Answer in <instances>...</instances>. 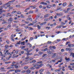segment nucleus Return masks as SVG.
Wrapping results in <instances>:
<instances>
[{
	"label": "nucleus",
	"mask_w": 74,
	"mask_h": 74,
	"mask_svg": "<svg viewBox=\"0 0 74 74\" xmlns=\"http://www.w3.org/2000/svg\"><path fill=\"white\" fill-rule=\"evenodd\" d=\"M46 3H47L48 4H49L50 3V2H49V1H46Z\"/></svg>",
	"instance_id": "obj_35"
},
{
	"label": "nucleus",
	"mask_w": 74,
	"mask_h": 74,
	"mask_svg": "<svg viewBox=\"0 0 74 74\" xmlns=\"http://www.w3.org/2000/svg\"><path fill=\"white\" fill-rule=\"evenodd\" d=\"M10 21L12 22V21H13V19L12 18H10Z\"/></svg>",
	"instance_id": "obj_31"
},
{
	"label": "nucleus",
	"mask_w": 74,
	"mask_h": 74,
	"mask_svg": "<svg viewBox=\"0 0 74 74\" xmlns=\"http://www.w3.org/2000/svg\"><path fill=\"white\" fill-rule=\"evenodd\" d=\"M71 65H72V66H74V63H71L70 64Z\"/></svg>",
	"instance_id": "obj_58"
},
{
	"label": "nucleus",
	"mask_w": 74,
	"mask_h": 74,
	"mask_svg": "<svg viewBox=\"0 0 74 74\" xmlns=\"http://www.w3.org/2000/svg\"><path fill=\"white\" fill-rule=\"evenodd\" d=\"M18 71H19V70H16L15 71V73H18Z\"/></svg>",
	"instance_id": "obj_42"
},
{
	"label": "nucleus",
	"mask_w": 74,
	"mask_h": 74,
	"mask_svg": "<svg viewBox=\"0 0 74 74\" xmlns=\"http://www.w3.org/2000/svg\"><path fill=\"white\" fill-rule=\"evenodd\" d=\"M3 10V8H2V7L1 6L0 8V11H1V10Z\"/></svg>",
	"instance_id": "obj_49"
},
{
	"label": "nucleus",
	"mask_w": 74,
	"mask_h": 74,
	"mask_svg": "<svg viewBox=\"0 0 74 74\" xmlns=\"http://www.w3.org/2000/svg\"><path fill=\"white\" fill-rule=\"evenodd\" d=\"M34 39V38L33 37H31L30 38V40H33Z\"/></svg>",
	"instance_id": "obj_46"
},
{
	"label": "nucleus",
	"mask_w": 74,
	"mask_h": 74,
	"mask_svg": "<svg viewBox=\"0 0 74 74\" xmlns=\"http://www.w3.org/2000/svg\"><path fill=\"white\" fill-rule=\"evenodd\" d=\"M14 65H12L11 67H10L11 69H13L14 68Z\"/></svg>",
	"instance_id": "obj_22"
},
{
	"label": "nucleus",
	"mask_w": 74,
	"mask_h": 74,
	"mask_svg": "<svg viewBox=\"0 0 74 74\" xmlns=\"http://www.w3.org/2000/svg\"><path fill=\"white\" fill-rule=\"evenodd\" d=\"M49 16H50V14H45L44 16V17L45 18H47V17H49Z\"/></svg>",
	"instance_id": "obj_5"
},
{
	"label": "nucleus",
	"mask_w": 74,
	"mask_h": 74,
	"mask_svg": "<svg viewBox=\"0 0 74 74\" xmlns=\"http://www.w3.org/2000/svg\"><path fill=\"white\" fill-rule=\"evenodd\" d=\"M38 53L40 54V55H41L42 53H43L42 52H41V51H39L38 52Z\"/></svg>",
	"instance_id": "obj_41"
},
{
	"label": "nucleus",
	"mask_w": 74,
	"mask_h": 74,
	"mask_svg": "<svg viewBox=\"0 0 74 74\" xmlns=\"http://www.w3.org/2000/svg\"><path fill=\"white\" fill-rule=\"evenodd\" d=\"M28 45H29V47H32V45L30 44V43H28Z\"/></svg>",
	"instance_id": "obj_34"
},
{
	"label": "nucleus",
	"mask_w": 74,
	"mask_h": 74,
	"mask_svg": "<svg viewBox=\"0 0 74 74\" xmlns=\"http://www.w3.org/2000/svg\"><path fill=\"white\" fill-rule=\"evenodd\" d=\"M30 25H33V23H30L28 25V26H30Z\"/></svg>",
	"instance_id": "obj_55"
},
{
	"label": "nucleus",
	"mask_w": 74,
	"mask_h": 74,
	"mask_svg": "<svg viewBox=\"0 0 74 74\" xmlns=\"http://www.w3.org/2000/svg\"><path fill=\"white\" fill-rule=\"evenodd\" d=\"M50 19H53V16H51L49 18V20H50Z\"/></svg>",
	"instance_id": "obj_28"
},
{
	"label": "nucleus",
	"mask_w": 74,
	"mask_h": 74,
	"mask_svg": "<svg viewBox=\"0 0 74 74\" xmlns=\"http://www.w3.org/2000/svg\"><path fill=\"white\" fill-rule=\"evenodd\" d=\"M42 5H40L39 6V8H42Z\"/></svg>",
	"instance_id": "obj_48"
},
{
	"label": "nucleus",
	"mask_w": 74,
	"mask_h": 74,
	"mask_svg": "<svg viewBox=\"0 0 74 74\" xmlns=\"http://www.w3.org/2000/svg\"><path fill=\"white\" fill-rule=\"evenodd\" d=\"M66 4H67V3H64L62 4V5L64 6H65V5H66Z\"/></svg>",
	"instance_id": "obj_20"
},
{
	"label": "nucleus",
	"mask_w": 74,
	"mask_h": 74,
	"mask_svg": "<svg viewBox=\"0 0 74 74\" xmlns=\"http://www.w3.org/2000/svg\"><path fill=\"white\" fill-rule=\"evenodd\" d=\"M66 51H71V49L70 48H67L66 49Z\"/></svg>",
	"instance_id": "obj_19"
},
{
	"label": "nucleus",
	"mask_w": 74,
	"mask_h": 74,
	"mask_svg": "<svg viewBox=\"0 0 74 74\" xmlns=\"http://www.w3.org/2000/svg\"><path fill=\"white\" fill-rule=\"evenodd\" d=\"M34 68L33 67H31L30 68V69H31V70L33 69V70H34Z\"/></svg>",
	"instance_id": "obj_37"
},
{
	"label": "nucleus",
	"mask_w": 74,
	"mask_h": 74,
	"mask_svg": "<svg viewBox=\"0 0 74 74\" xmlns=\"http://www.w3.org/2000/svg\"><path fill=\"white\" fill-rule=\"evenodd\" d=\"M40 4H43V5H47L48 4L47 3H45V2H40Z\"/></svg>",
	"instance_id": "obj_8"
},
{
	"label": "nucleus",
	"mask_w": 74,
	"mask_h": 74,
	"mask_svg": "<svg viewBox=\"0 0 74 74\" xmlns=\"http://www.w3.org/2000/svg\"><path fill=\"white\" fill-rule=\"evenodd\" d=\"M38 29H40L41 27H40V26H39V25H38Z\"/></svg>",
	"instance_id": "obj_27"
},
{
	"label": "nucleus",
	"mask_w": 74,
	"mask_h": 74,
	"mask_svg": "<svg viewBox=\"0 0 74 74\" xmlns=\"http://www.w3.org/2000/svg\"><path fill=\"white\" fill-rule=\"evenodd\" d=\"M49 48H53V49H56V47H55V46H50L49 47Z\"/></svg>",
	"instance_id": "obj_12"
},
{
	"label": "nucleus",
	"mask_w": 74,
	"mask_h": 74,
	"mask_svg": "<svg viewBox=\"0 0 74 74\" xmlns=\"http://www.w3.org/2000/svg\"><path fill=\"white\" fill-rule=\"evenodd\" d=\"M33 59V58L31 57L28 59L26 61H30V60H32Z\"/></svg>",
	"instance_id": "obj_7"
},
{
	"label": "nucleus",
	"mask_w": 74,
	"mask_h": 74,
	"mask_svg": "<svg viewBox=\"0 0 74 74\" xmlns=\"http://www.w3.org/2000/svg\"><path fill=\"white\" fill-rule=\"evenodd\" d=\"M46 29H50V27H46Z\"/></svg>",
	"instance_id": "obj_54"
},
{
	"label": "nucleus",
	"mask_w": 74,
	"mask_h": 74,
	"mask_svg": "<svg viewBox=\"0 0 74 74\" xmlns=\"http://www.w3.org/2000/svg\"><path fill=\"white\" fill-rule=\"evenodd\" d=\"M70 10V8H69L67 9V11H69Z\"/></svg>",
	"instance_id": "obj_59"
},
{
	"label": "nucleus",
	"mask_w": 74,
	"mask_h": 74,
	"mask_svg": "<svg viewBox=\"0 0 74 74\" xmlns=\"http://www.w3.org/2000/svg\"><path fill=\"white\" fill-rule=\"evenodd\" d=\"M46 7L48 8H51L52 6L51 5H47Z\"/></svg>",
	"instance_id": "obj_11"
},
{
	"label": "nucleus",
	"mask_w": 74,
	"mask_h": 74,
	"mask_svg": "<svg viewBox=\"0 0 74 74\" xmlns=\"http://www.w3.org/2000/svg\"><path fill=\"white\" fill-rule=\"evenodd\" d=\"M56 33H58L59 34V33H62V32H60V31H57L56 32Z\"/></svg>",
	"instance_id": "obj_32"
},
{
	"label": "nucleus",
	"mask_w": 74,
	"mask_h": 74,
	"mask_svg": "<svg viewBox=\"0 0 74 74\" xmlns=\"http://www.w3.org/2000/svg\"><path fill=\"white\" fill-rule=\"evenodd\" d=\"M7 7H10V5L9 4L6 5Z\"/></svg>",
	"instance_id": "obj_29"
},
{
	"label": "nucleus",
	"mask_w": 74,
	"mask_h": 74,
	"mask_svg": "<svg viewBox=\"0 0 74 74\" xmlns=\"http://www.w3.org/2000/svg\"><path fill=\"white\" fill-rule=\"evenodd\" d=\"M13 8V7H10L9 8V9H10V10L12 9Z\"/></svg>",
	"instance_id": "obj_60"
},
{
	"label": "nucleus",
	"mask_w": 74,
	"mask_h": 74,
	"mask_svg": "<svg viewBox=\"0 0 74 74\" xmlns=\"http://www.w3.org/2000/svg\"><path fill=\"white\" fill-rule=\"evenodd\" d=\"M51 61H52L53 62H56V60H51Z\"/></svg>",
	"instance_id": "obj_47"
},
{
	"label": "nucleus",
	"mask_w": 74,
	"mask_h": 74,
	"mask_svg": "<svg viewBox=\"0 0 74 74\" xmlns=\"http://www.w3.org/2000/svg\"><path fill=\"white\" fill-rule=\"evenodd\" d=\"M28 66H25L24 67V69H25L26 70V69H28Z\"/></svg>",
	"instance_id": "obj_21"
},
{
	"label": "nucleus",
	"mask_w": 74,
	"mask_h": 74,
	"mask_svg": "<svg viewBox=\"0 0 74 74\" xmlns=\"http://www.w3.org/2000/svg\"><path fill=\"white\" fill-rule=\"evenodd\" d=\"M69 4L68 5V7H72L73 6V5H72V3H69Z\"/></svg>",
	"instance_id": "obj_13"
},
{
	"label": "nucleus",
	"mask_w": 74,
	"mask_h": 74,
	"mask_svg": "<svg viewBox=\"0 0 74 74\" xmlns=\"http://www.w3.org/2000/svg\"><path fill=\"white\" fill-rule=\"evenodd\" d=\"M25 73V71H22V73Z\"/></svg>",
	"instance_id": "obj_64"
},
{
	"label": "nucleus",
	"mask_w": 74,
	"mask_h": 74,
	"mask_svg": "<svg viewBox=\"0 0 74 74\" xmlns=\"http://www.w3.org/2000/svg\"><path fill=\"white\" fill-rule=\"evenodd\" d=\"M29 30H33V29L32 28V27H29Z\"/></svg>",
	"instance_id": "obj_38"
},
{
	"label": "nucleus",
	"mask_w": 74,
	"mask_h": 74,
	"mask_svg": "<svg viewBox=\"0 0 74 74\" xmlns=\"http://www.w3.org/2000/svg\"><path fill=\"white\" fill-rule=\"evenodd\" d=\"M27 57H26L25 58V59H26V60H25V62H26V61H27L26 60H27V59H28V58H29V55H27Z\"/></svg>",
	"instance_id": "obj_16"
},
{
	"label": "nucleus",
	"mask_w": 74,
	"mask_h": 74,
	"mask_svg": "<svg viewBox=\"0 0 74 74\" xmlns=\"http://www.w3.org/2000/svg\"><path fill=\"white\" fill-rule=\"evenodd\" d=\"M32 63H36V61L34 60L32 61Z\"/></svg>",
	"instance_id": "obj_24"
},
{
	"label": "nucleus",
	"mask_w": 74,
	"mask_h": 74,
	"mask_svg": "<svg viewBox=\"0 0 74 74\" xmlns=\"http://www.w3.org/2000/svg\"><path fill=\"white\" fill-rule=\"evenodd\" d=\"M21 17L22 18H24L25 16H23V14H21Z\"/></svg>",
	"instance_id": "obj_23"
},
{
	"label": "nucleus",
	"mask_w": 74,
	"mask_h": 74,
	"mask_svg": "<svg viewBox=\"0 0 74 74\" xmlns=\"http://www.w3.org/2000/svg\"><path fill=\"white\" fill-rule=\"evenodd\" d=\"M13 37H14V35H13V34L11 36V39H12L13 38Z\"/></svg>",
	"instance_id": "obj_39"
},
{
	"label": "nucleus",
	"mask_w": 74,
	"mask_h": 74,
	"mask_svg": "<svg viewBox=\"0 0 74 74\" xmlns=\"http://www.w3.org/2000/svg\"><path fill=\"white\" fill-rule=\"evenodd\" d=\"M14 1L15 0H12L10 1H9L8 3H5V5H7V4H10V3H12V2H14Z\"/></svg>",
	"instance_id": "obj_3"
},
{
	"label": "nucleus",
	"mask_w": 74,
	"mask_h": 74,
	"mask_svg": "<svg viewBox=\"0 0 74 74\" xmlns=\"http://www.w3.org/2000/svg\"><path fill=\"white\" fill-rule=\"evenodd\" d=\"M44 70V69H40L39 70V73H42V72Z\"/></svg>",
	"instance_id": "obj_15"
},
{
	"label": "nucleus",
	"mask_w": 74,
	"mask_h": 74,
	"mask_svg": "<svg viewBox=\"0 0 74 74\" xmlns=\"http://www.w3.org/2000/svg\"><path fill=\"white\" fill-rule=\"evenodd\" d=\"M33 13V11H30L29 12V13H31V14H32Z\"/></svg>",
	"instance_id": "obj_63"
},
{
	"label": "nucleus",
	"mask_w": 74,
	"mask_h": 74,
	"mask_svg": "<svg viewBox=\"0 0 74 74\" xmlns=\"http://www.w3.org/2000/svg\"><path fill=\"white\" fill-rule=\"evenodd\" d=\"M43 66V64H41L39 65L38 64H36L34 66V67H35L36 69H38L40 67H42Z\"/></svg>",
	"instance_id": "obj_2"
},
{
	"label": "nucleus",
	"mask_w": 74,
	"mask_h": 74,
	"mask_svg": "<svg viewBox=\"0 0 74 74\" xmlns=\"http://www.w3.org/2000/svg\"><path fill=\"white\" fill-rule=\"evenodd\" d=\"M26 72L28 74H30V72H31V71H30V70L29 69H28L27 71Z\"/></svg>",
	"instance_id": "obj_10"
},
{
	"label": "nucleus",
	"mask_w": 74,
	"mask_h": 74,
	"mask_svg": "<svg viewBox=\"0 0 74 74\" xmlns=\"http://www.w3.org/2000/svg\"><path fill=\"white\" fill-rule=\"evenodd\" d=\"M65 60H66V61H69L70 60V58H67V57H66L65 58Z\"/></svg>",
	"instance_id": "obj_17"
},
{
	"label": "nucleus",
	"mask_w": 74,
	"mask_h": 74,
	"mask_svg": "<svg viewBox=\"0 0 74 74\" xmlns=\"http://www.w3.org/2000/svg\"><path fill=\"white\" fill-rule=\"evenodd\" d=\"M37 63L38 64V63H42V61H39L38 62H37Z\"/></svg>",
	"instance_id": "obj_33"
},
{
	"label": "nucleus",
	"mask_w": 74,
	"mask_h": 74,
	"mask_svg": "<svg viewBox=\"0 0 74 74\" xmlns=\"http://www.w3.org/2000/svg\"><path fill=\"white\" fill-rule=\"evenodd\" d=\"M28 49H29L28 48H26V49H24V51H26L28 50Z\"/></svg>",
	"instance_id": "obj_43"
},
{
	"label": "nucleus",
	"mask_w": 74,
	"mask_h": 74,
	"mask_svg": "<svg viewBox=\"0 0 74 74\" xmlns=\"http://www.w3.org/2000/svg\"><path fill=\"white\" fill-rule=\"evenodd\" d=\"M12 64H16V62H13L12 63Z\"/></svg>",
	"instance_id": "obj_61"
},
{
	"label": "nucleus",
	"mask_w": 74,
	"mask_h": 74,
	"mask_svg": "<svg viewBox=\"0 0 74 74\" xmlns=\"http://www.w3.org/2000/svg\"><path fill=\"white\" fill-rule=\"evenodd\" d=\"M56 15L57 16H62L63 15L62 13H56Z\"/></svg>",
	"instance_id": "obj_6"
},
{
	"label": "nucleus",
	"mask_w": 74,
	"mask_h": 74,
	"mask_svg": "<svg viewBox=\"0 0 74 74\" xmlns=\"http://www.w3.org/2000/svg\"><path fill=\"white\" fill-rule=\"evenodd\" d=\"M73 53L72 52L70 53V56H72V55H73Z\"/></svg>",
	"instance_id": "obj_56"
},
{
	"label": "nucleus",
	"mask_w": 74,
	"mask_h": 74,
	"mask_svg": "<svg viewBox=\"0 0 74 74\" xmlns=\"http://www.w3.org/2000/svg\"><path fill=\"white\" fill-rule=\"evenodd\" d=\"M16 12V11H14L12 12V14H14Z\"/></svg>",
	"instance_id": "obj_62"
},
{
	"label": "nucleus",
	"mask_w": 74,
	"mask_h": 74,
	"mask_svg": "<svg viewBox=\"0 0 74 74\" xmlns=\"http://www.w3.org/2000/svg\"><path fill=\"white\" fill-rule=\"evenodd\" d=\"M46 74H51V73H50V72H49V71H48L47 72Z\"/></svg>",
	"instance_id": "obj_51"
},
{
	"label": "nucleus",
	"mask_w": 74,
	"mask_h": 74,
	"mask_svg": "<svg viewBox=\"0 0 74 74\" xmlns=\"http://www.w3.org/2000/svg\"><path fill=\"white\" fill-rule=\"evenodd\" d=\"M49 19V18H45V19H44V21H47Z\"/></svg>",
	"instance_id": "obj_44"
},
{
	"label": "nucleus",
	"mask_w": 74,
	"mask_h": 74,
	"mask_svg": "<svg viewBox=\"0 0 74 74\" xmlns=\"http://www.w3.org/2000/svg\"><path fill=\"white\" fill-rule=\"evenodd\" d=\"M70 44V42H67L66 43V45H68V46H69V45Z\"/></svg>",
	"instance_id": "obj_18"
},
{
	"label": "nucleus",
	"mask_w": 74,
	"mask_h": 74,
	"mask_svg": "<svg viewBox=\"0 0 74 74\" xmlns=\"http://www.w3.org/2000/svg\"><path fill=\"white\" fill-rule=\"evenodd\" d=\"M18 53V51L14 50L11 53H10V52L8 53V55H12V54H13V56H15Z\"/></svg>",
	"instance_id": "obj_1"
},
{
	"label": "nucleus",
	"mask_w": 74,
	"mask_h": 74,
	"mask_svg": "<svg viewBox=\"0 0 74 74\" xmlns=\"http://www.w3.org/2000/svg\"><path fill=\"white\" fill-rule=\"evenodd\" d=\"M67 47H74V45L69 44V46Z\"/></svg>",
	"instance_id": "obj_9"
},
{
	"label": "nucleus",
	"mask_w": 74,
	"mask_h": 74,
	"mask_svg": "<svg viewBox=\"0 0 74 74\" xmlns=\"http://www.w3.org/2000/svg\"><path fill=\"white\" fill-rule=\"evenodd\" d=\"M47 52H48V54H49H49L51 55V52L49 51L48 52V51H47Z\"/></svg>",
	"instance_id": "obj_25"
},
{
	"label": "nucleus",
	"mask_w": 74,
	"mask_h": 74,
	"mask_svg": "<svg viewBox=\"0 0 74 74\" xmlns=\"http://www.w3.org/2000/svg\"><path fill=\"white\" fill-rule=\"evenodd\" d=\"M64 49H61V52H64Z\"/></svg>",
	"instance_id": "obj_50"
},
{
	"label": "nucleus",
	"mask_w": 74,
	"mask_h": 74,
	"mask_svg": "<svg viewBox=\"0 0 74 74\" xmlns=\"http://www.w3.org/2000/svg\"><path fill=\"white\" fill-rule=\"evenodd\" d=\"M52 42L51 41H49L47 42L48 44H51Z\"/></svg>",
	"instance_id": "obj_53"
},
{
	"label": "nucleus",
	"mask_w": 74,
	"mask_h": 74,
	"mask_svg": "<svg viewBox=\"0 0 74 74\" xmlns=\"http://www.w3.org/2000/svg\"><path fill=\"white\" fill-rule=\"evenodd\" d=\"M8 50H4V53L5 55H7V54H8Z\"/></svg>",
	"instance_id": "obj_4"
},
{
	"label": "nucleus",
	"mask_w": 74,
	"mask_h": 74,
	"mask_svg": "<svg viewBox=\"0 0 74 74\" xmlns=\"http://www.w3.org/2000/svg\"><path fill=\"white\" fill-rule=\"evenodd\" d=\"M14 67L16 68V69H17V68H18V64H16L14 65Z\"/></svg>",
	"instance_id": "obj_14"
},
{
	"label": "nucleus",
	"mask_w": 74,
	"mask_h": 74,
	"mask_svg": "<svg viewBox=\"0 0 74 74\" xmlns=\"http://www.w3.org/2000/svg\"><path fill=\"white\" fill-rule=\"evenodd\" d=\"M33 23H37V21H35L33 22H32Z\"/></svg>",
	"instance_id": "obj_36"
},
{
	"label": "nucleus",
	"mask_w": 74,
	"mask_h": 74,
	"mask_svg": "<svg viewBox=\"0 0 74 74\" xmlns=\"http://www.w3.org/2000/svg\"><path fill=\"white\" fill-rule=\"evenodd\" d=\"M21 49H23L24 48H25L26 47L25 46H21Z\"/></svg>",
	"instance_id": "obj_26"
},
{
	"label": "nucleus",
	"mask_w": 74,
	"mask_h": 74,
	"mask_svg": "<svg viewBox=\"0 0 74 74\" xmlns=\"http://www.w3.org/2000/svg\"><path fill=\"white\" fill-rule=\"evenodd\" d=\"M25 23H27V24H28L29 23V22H26V21H25Z\"/></svg>",
	"instance_id": "obj_57"
},
{
	"label": "nucleus",
	"mask_w": 74,
	"mask_h": 74,
	"mask_svg": "<svg viewBox=\"0 0 74 74\" xmlns=\"http://www.w3.org/2000/svg\"><path fill=\"white\" fill-rule=\"evenodd\" d=\"M1 51V49L0 48V54H1V56H3V55L2 54V53L1 52V51Z\"/></svg>",
	"instance_id": "obj_40"
},
{
	"label": "nucleus",
	"mask_w": 74,
	"mask_h": 74,
	"mask_svg": "<svg viewBox=\"0 0 74 74\" xmlns=\"http://www.w3.org/2000/svg\"><path fill=\"white\" fill-rule=\"evenodd\" d=\"M1 70H4V67H2L1 68Z\"/></svg>",
	"instance_id": "obj_52"
},
{
	"label": "nucleus",
	"mask_w": 74,
	"mask_h": 74,
	"mask_svg": "<svg viewBox=\"0 0 74 74\" xmlns=\"http://www.w3.org/2000/svg\"><path fill=\"white\" fill-rule=\"evenodd\" d=\"M8 47H9V46H8V45H5V47L6 48H7Z\"/></svg>",
	"instance_id": "obj_45"
},
{
	"label": "nucleus",
	"mask_w": 74,
	"mask_h": 74,
	"mask_svg": "<svg viewBox=\"0 0 74 74\" xmlns=\"http://www.w3.org/2000/svg\"><path fill=\"white\" fill-rule=\"evenodd\" d=\"M48 50V48H45L44 50H43V51H47Z\"/></svg>",
	"instance_id": "obj_30"
}]
</instances>
